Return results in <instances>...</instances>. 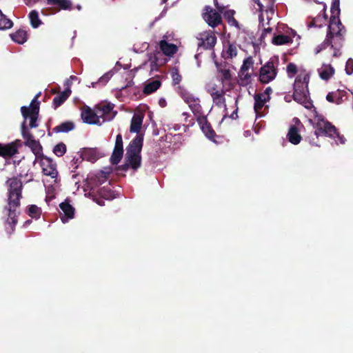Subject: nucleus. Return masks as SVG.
<instances>
[{
	"label": "nucleus",
	"mask_w": 353,
	"mask_h": 353,
	"mask_svg": "<svg viewBox=\"0 0 353 353\" xmlns=\"http://www.w3.org/2000/svg\"><path fill=\"white\" fill-rule=\"evenodd\" d=\"M8 188V219L6 220V229L10 234L14 231V228L18 223L17 217L20 214L18 211L21 206L22 198L23 183L19 177L13 176L6 181Z\"/></svg>",
	"instance_id": "obj_1"
},
{
	"label": "nucleus",
	"mask_w": 353,
	"mask_h": 353,
	"mask_svg": "<svg viewBox=\"0 0 353 353\" xmlns=\"http://www.w3.org/2000/svg\"><path fill=\"white\" fill-rule=\"evenodd\" d=\"M314 135L317 139L319 136L323 135L332 139H337L336 143H345V139L341 135L337 129L330 122L324 119H318L314 126Z\"/></svg>",
	"instance_id": "obj_2"
},
{
	"label": "nucleus",
	"mask_w": 353,
	"mask_h": 353,
	"mask_svg": "<svg viewBox=\"0 0 353 353\" xmlns=\"http://www.w3.org/2000/svg\"><path fill=\"white\" fill-rule=\"evenodd\" d=\"M21 135L25 140L24 145L30 148L32 153L35 155V161H39L44 154H43V148L39 140L34 139V135L28 130L26 123L23 121L21 125Z\"/></svg>",
	"instance_id": "obj_3"
},
{
	"label": "nucleus",
	"mask_w": 353,
	"mask_h": 353,
	"mask_svg": "<svg viewBox=\"0 0 353 353\" xmlns=\"http://www.w3.org/2000/svg\"><path fill=\"white\" fill-rule=\"evenodd\" d=\"M345 41V34H340L332 36V38H330L327 41V37H325V40L323 43H321L319 46L316 48V54L319 53L323 50L326 49L328 47H330L333 50L332 56L334 57H339L341 55V48L343 46V43Z\"/></svg>",
	"instance_id": "obj_4"
},
{
	"label": "nucleus",
	"mask_w": 353,
	"mask_h": 353,
	"mask_svg": "<svg viewBox=\"0 0 353 353\" xmlns=\"http://www.w3.org/2000/svg\"><path fill=\"white\" fill-rule=\"evenodd\" d=\"M179 92L184 100V101L188 105L189 108L192 110L196 119L203 117V108L200 104V99L198 97H195L192 94L187 92L184 88L181 86H178Z\"/></svg>",
	"instance_id": "obj_5"
},
{
	"label": "nucleus",
	"mask_w": 353,
	"mask_h": 353,
	"mask_svg": "<svg viewBox=\"0 0 353 353\" xmlns=\"http://www.w3.org/2000/svg\"><path fill=\"white\" fill-rule=\"evenodd\" d=\"M38 96H36L30 103L29 107L22 106L21 112L25 120L30 119V127L31 128L37 127V118L39 112V102L37 101ZM26 122V121H24Z\"/></svg>",
	"instance_id": "obj_6"
},
{
	"label": "nucleus",
	"mask_w": 353,
	"mask_h": 353,
	"mask_svg": "<svg viewBox=\"0 0 353 353\" xmlns=\"http://www.w3.org/2000/svg\"><path fill=\"white\" fill-rule=\"evenodd\" d=\"M198 48L212 50L216 43V37L214 31H204L196 37Z\"/></svg>",
	"instance_id": "obj_7"
},
{
	"label": "nucleus",
	"mask_w": 353,
	"mask_h": 353,
	"mask_svg": "<svg viewBox=\"0 0 353 353\" xmlns=\"http://www.w3.org/2000/svg\"><path fill=\"white\" fill-rule=\"evenodd\" d=\"M202 16L204 21L212 28L218 26L222 22L221 14L210 6H205Z\"/></svg>",
	"instance_id": "obj_8"
},
{
	"label": "nucleus",
	"mask_w": 353,
	"mask_h": 353,
	"mask_svg": "<svg viewBox=\"0 0 353 353\" xmlns=\"http://www.w3.org/2000/svg\"><path fill=\"white\" fill-rule=\"evenodd\" d=\"M276 74L277 70L273 61H269L260 69L259 81L262 83H268L275 79Z\"/></svg>",
	"instance_id": "obj_9"
},
{
	"label": "nucleus",
	"mask_w": 353,
	"mask_h": 353,
	"mask_svg": "<svg viewBox=\"0 0 353 353\" xmlns=\"http://www.w3.org/2000/svg\"><path fill=\"white\" fill-rule=\"evenodd\" d=\"M39 161H40V165L44 175L49 176L52 179L57 178L58 175L57 164L51 158L43 155L39 159Z\"/></svg>",
	"instance_id": "obj_10"
},
{
	"label": "nucleus",
	"mask_w": 353,
	"mask_h": 353,
	"mask_svg": "<svg viewBox=\"0 0 353 353\" xmlns=\"http://www.w3.org/2000/svg\"><path fill=\"white\" fill-rule=\"evenodd\" d=\"M346 30L342 24L339 18L330 17V23L327 28L326 37L327 40L332 37L340 34H345Z\"/></svg>",
	"instance_id": "obj_11"
},
{
	"label": "nucleus",
	"mask_w": 353,
	"mask_h": 353,
	"mask_svg": "<svg viewBox=\"0 0 353 353\" xmlns=\"http://www.w3.org/2000/svg\"><path fill=\"white\" fill-rule=\"evenodd\" d=\"M21 145V141L19 139L6 144L0 143V157L7 159L14 156L19 152L18 149Z\"/></svg>",
	"instance_id": "obj_12"
},
{
	"label": "nucleus",
	"mask_w": 353,
	"mask_h": 353,
	"mask_svg": "<svg viewBox=\"0 0 353 353\" xmlns=\"http://www.w3.org/2000/svg\"><path fill=\"white\" fill-rule=\"evenodd\" d=\"M46 4L50 6L52 13L73 10V4L70 0H46Z\"/></svg>",
	"instance_id": "obj_13"
},
{
	"label": "nucleus",
	"mask_w": 353,
	"mask_h": 353,
	"mask_svg": "<svg viewBox=\"0 0 353 353\" xmlns=\"http://www.w3.org/2000/svg\"><path fill=\"white\" fill-rule=\"evenodd\" d=\"M123 156V138L121 134L116 137L115 145L110 157V162L112 165H117Z\"/></svg>",
	"instance_id": "obj_14"
},
{
	"label": "nucleus",
	"mask_w": 353,
	"mask_h": 353,
	"mask_svg": "<svg viewBox=\"0 0 353 353\" xmlns=\"http://www.w3.org/2000/svg\"><path fill=\"white\" fill-rule=\"evenodd\" d=\"M196 121L199 124L201 129L205 137L210 140L215 141L214 139L216 136V132L208 122L206 116L197 118Z\"/></svg>",
	"instance_id": "obj_15"
},
{
	"label": "nucleus",
	"mask_w": 353,
	"mask_h": 353,
	"mask_svg": "<svg viewBox=\"0 0 353 353\" xmlns=\"http://www.w3.org/2000/svg\"><path fill=\"white\" fill-rule=\"evenodd\" d=\"M59 208L63 212V215L61 214V219L63 223L68 222L69 219L74 218L75 210L68 199L61 203Z\"/></svg>",
	"instance_id": "obj_16"
},
{
	"label": "nucleus",
	"mask_w": 353,
	"mask_h": 353,
	"mask_svg": "<svg viewBox=\"0 0 353 353\" xmlns=\"http://www.w3.org/2000/svg\"><path fill=\"white\" fill-rule=\"evenodd\" d=\"M81 119L83 122L88 124H99L100 116L97 112H94L90 108L86 106L81 112Z\"/></svg>",
	"instance_id": "obj_17"
},
{
	"label": "nucleus",
	"mask_w": 353,
	"mask_h": 353,
	"mask_svg": "<svg viewBox=\"0 0 353 353\" xmlns=\"http://www.w3.org/2000/svg\"><path fill=\"white\" fill-rule=\"evenodd\" d=\"M103 156V154L102 152L97 148H84L81 154V158L82 160H85L92 163H94Z\"/></svg>",
	"instance_id": "obj_18"
},
{
	"label": "nucleus",
	"mask_w": 353,
	"mask_h": 353,
	"mask_svg": "<svg viewBox=\"0 0 353 353\" xmlns=\"http://www.w3.org/2000/svg\"><path fill=\"white\" fill-rule=\"evenodd\" d=\"M310 81V76L307 74L303 75H298L294 83V92H309L308 83Z\"/></svg>",
	"instance_id": "obj_19"
},
{
	"label": "nucleus",
	"mask_w": 353,
	"mask_h": 353,
	"mask_svg": "<svg viewBox=\"0 0 353 353\" xmlns=\"http://www.w3.org/2000/svg\"><path fill=\"white\" fill-rule=\"evenodd\" d=\"M143 138L141 136H136L129 143L126 154L141 155L143 147Z\"/></svg>",
	"instance_id": "obj_20"
},
{
	"label": "nucleus",
	"mask_w": 353,
	"mask_h": 353,
	"mask_svg": "<svg viewBox=\"0 0 353 353\" xmlns=\"http://www.w3.org/2000/svg\"><path fill=\"white\" fill-rule=\"evenodd\" d=\"M292 97L295 101L303 105L307 109H310L313 106L309 92L296 91L294 92Z\"/></svg>",
	"instance_id": "obj_21"
},
{
	"label": "nucleus",
	"mask_w": 353,
	"mask_h": 353,
	"mask_svg": "<svg viewBox=\"0 0 353 353\" xmlns=\"http://www.w3.org/2000/svg\"><path fill=\"white\" fill-rule=\"evenodd\" d=\"M209 93L210 94L213 102L215 105L219 108L225 105V99L224 98L225 92L223 90H216L215 87H213L210 90H209Z\"/></svg>",
	"instance_id": "obj_22"
},
{
	"label": "nucleus",
	"mask_w": 353,
	"mask_h": 353,
	"mask_svg": "<svg viewBox=\"0 0 353 353\" xmlns=\"http://www.w3.org/2000/svg\"><path fill=\"white\" fill-rule=\"evenodd\" d=\"M217 71L221 74V80L222 82L229 81L232 79L231 71L229 68L228 64L226 62L217 63L215 62Z\"/></svg>",
	"instance_id": "obj_23"
},
{
	"label": "nucleus",
	"mask_w": 353,
	"mask_h": 353,
	"mask_svg": "<svg viewBox=\"0 0 353 353\" xmlns=\"http://www.w3.org/2000/svg\"><path fill=\"white\" fill-rule=\"evenodd\" d=\"M287 138L289 142L294 145H297L301 142L302 137L299 133V128L295 125H290Z\"/></svg>",
	"instance_id": "obj_24"
},
{
	"label": "nucleus",
	"mask_w": 353,
	"mask_h": 353,
	"mask_svg": "<svg viewBox=\"0 0 353 353\" xmlns=\"http://www.w3.org/2000/svg\"><path fill=\"white\" fill-rule=\"evenodd\" d=\"M72 91L69 87L65 89L64 91L60 92L57 95L52 101V105L54 109L61 106L70 96Z\"/></svg>",
	"instance_id": "obj_25"
},
{
	"label": "nucleus",
	"mask_w": 353,
	"mask_h": 353,
	"mask_svg": "<svg viewBox=\"0 0 353 353\" xmlns=\"http://www.w3.org/2000/svg\"><path fill=\"white\" fill-rule=\"evenodd\" d=\"M159 48L165 55L169 57L174 55L178 50L175 44L170 43L165 40H161L159 42Z\"/></svg>",
	"instance_id": "obj_26"
},
{
	"label": "nucleus",
	"mask_w": 353,
	"mask_h": 353,
	"mask_svg": "<svg viewBox=\"0 0 353 353\" xmlns=\"http://www.w3.org/2000/svg\"><path fill=\"white\" fill-rule=\"evenodd\" d=\"M125 161L130 165V168L137 170L141 165V156L137 154H125Z\"/></svg>",
	"instance_id": "obj_27"
},
{
	"label": "nucleus",
	"mask_w": 353,
	"mask_h": 353,
	"mask_svg": "<svg viewBox=\"0 0 353 353\" xmlns=\"http://www.w3.org/2000/svg\"><path fill=\"white\" fill-rule=\"evenodd\" d=\"M254 109L256 114H259V112L262 110L265 103L270 101V97L264 96V94H256L254 95Z\"/></svg>",
	"instance_id": "obj_28"
},
{
	"label": "nucleus",
	"mask_w": 353,
	"mask_h": 353,
	"mask_svg": "<svg viewBox=\"0 0 353 353\" xmlns=\"http://www.w3.org/2000/svg\"><path fill=\"white\" fill-rule=\"evenodd\" d=\"M113 110V105L111 104L103 105L100 109L98 110V114L100 116V118L103 119V121H110L114 117V114H111V112Z\"/></svg>",
	"instance_id": "obj_29"
},
{
	"label": "nucleus",
	"mask_w": 353,
	"mask_h": 353,
	"mask_svg": "<svg viewBox=\"0 0 353 353\" xmlns=\"http://www.w3.org/2000/svg\"><path fill=\"white\" fill-rule=\"evenodd\" d=\"M12 40L19 44L24 43L28 39L27 32L23 29H19L15 32L10 34Z\"/></svg>",
	"instance_id": "obj_30"
},
{
	"label": "nucleus",
	"mask_w": 353,
	"mask_h": 353,
	"mask_svg": "<svg viewBox=\"0 0 353 353\" xmlns=\"http://www.w3.org/2000/svg\"><path fill=\"white\" fill-rule=\"evenodd\" d=\"M74 128V123L71 121H67L55 126L52 131L55 133H67Z\"/></svg>",
	"instance_id": "obj_31"
},
{
	"label": "nucleus",
	"mask_w": 353,
	"mask_h": 353,
	"mask_svg": "<svg viewBox=\"0 0 353 353\" xmlns=\"http://www.w3.org/2000/svg\"><path fill=\"white\" fill-rule=\"evenodd\" d=\"M161 82L159 79L149 81L145 83L143 88V93L150 94L157 91L161 86Z\"/></svg>",
	"instance_id": "obj_32"
},
{
	"label": "nucleus",
	"mask_w": 353,
	"mask_h": 353,
	"mask_svg": "<svg viewBox=\"0 0 353 353\" xmlns=\"http://www.w3.org/2000/svg\"><path fill=\"white\" fill-rule=\"evenodd\" d=\"M320 77L323 80H328L334 74V69L331 65L323 64V66L318 70Z\"/></svg>",
	"instance_id": "obj_33"
},
{
	"label": "nucleus",
	"mask_w": 353,
	"mask_h": 353,
	"mask_svg": "<svg viewBox=\"0 0 353 353\" xmlns=\"http://www.w3.org/2000/svg\"><path fill=\"white\" fill-rule=\"evenodd\" d=\"M143 117L134 114L131 120L130 130L131 132L139 133L142 125Z\"/></svg>",
	"instance_id": "obj_34"
},
{
	"label": "nucleus",
	"mask_w": 353,
	"mask_h": 353,
	"mask_svg": "<svg viewBox=\"0 0 353 353\" xmlns=\"http://www.w3.org/2000/svg\"><path fill=\"white\" fill-rule=\"evenodd\" d=\"M272 43L276 46H281L292 43V39L285 34L274 35Z\"/></svg>",
	"instance_id": "obj_35"
},
{
	"label": "nucleus",
	"mask_w": 353,
	"mask_h": 353,
	"mask_svg": "<svg viewBox=\"0 0 353 353\" xmlns=\"http://www.w3.org/2000/svg\"><path fill=\"white\" fill-rule=\"evenodd\" d=\"M26 213L31 218L39 219L41 214V209L36 205H30L27 208Z\"/></svg>",
	"instance_id": "obj_36"
},
{
	"label": "nucleus",
	"mask_w": 353,
	"mask_h": 353,
	"mask_svg": "<svg viewBox=\"0 0 353 353\" xmlns=\"http://www.w3.org/2000/svg\"><path fill=\"white\" fill-rule=\"evenodd\" d=\"M13 26V22L0 10V30H8Z\"/></svg>",
	"instance_id": "obj_37"
},
{
	"label": "nucleus",
	"mask_w": 353,
	"mask_h": 353,
	"mask_svg": "<svg viewBox=\"0 0 353 353\" xmlns=\"http://www.w3.org/2000/svg\"><path fill=\"white\" fill-rule=\"evenodd\" d=\"M29 19L30 24L33 28H37L41 23V21L39 17V13L36 10H32L29 13Z\"/></svg>",
	"instance_id": "obj_38"
},
{
	"label": "nucleus",
	"mask_w": 353,
	"mask_h": 353,
	"mask_svg": "<svg viewBox=\"0 0 353 353\" xmlns=\"http://www.w3.org/2000/svg\"><path fill=\"white\" fill-rule=\"evenodd\" d=\"M223 54L225 59H232L237 54V49L235 45L229 43L223 51Z\"/></svg>",
	"instance_id": "obj_39"
},
{
	"label": "nucleus",
	"mask_w": 353,
	"mask_h": 353,
	"mask_svg": "<svg viewBox=\"0 0 353 353\" xmlns=\"http://www.w3.org/2000/svg\"><path fill=\"white\" fill-rule=\"evenodd\" d=\"M335 103L339 105L347 99V92L343 90H337L334 92Z\"/></svg>",
	"instance_id": "obj_40"
},
{
	"label": "nucleus",
	"mask_w": 353,
	"mask_h": 353,
	"mask_svg": "<svg viewBox=\"0 0 353 353\" xmlns=\"http://www.w3.org/2000/svg\"><path fill=\"white\" fill-rule=\"evenodd\" d=\"M239 84L241 86H245L250 83L251 74L247 72H239Z\"/></svg>",
	"instance_id": "obj_41"
},
{
	"label": "nucleus",
	"mask_w": 353,
	"mask_h": 353,
	"mask_svg": "<svg viewBox=\"0 0 353 353\" xmlns=\"http://www.w3.org/2000/svg\"><path fill=\"white\" fill-rule=\"evenodd\" d=\"M339 5H340V0H332V6H331V17H334L335 18H339V15L341 13Z\"/></svg>",
	"instance_id": "obj_42"
},
{
	"label": "nucleus",
	"mask_w": 353,
	"mask_h": 353,
	"mask_svg": "<svg viewBox=\"0 0 353 353\" xmlns=\"http://www.w3.org/2000/svg\"><path fill=\"white\" fill-rule=\"evenodd\" d=\"M171 76L172 84L174 85H179L182 80V76L180 74L178 68H173L171 70Z\"/></svg>",
	"instance_id": "obj_43"
},
{
	"label": "nucleus",
	"mask_w": 353,
	"mask_h": 353,
	"mask_svg": "<svg viewBox=\"0 0 353 353\" xmlns=\"http://www.w3.org/2000/svg\"><path fill=\"white\" fill-rule=\"evenodd\" d=\"M53 152L57 157H62L66 152V145L63 143H59L56 145L53 149Z\"/></svg>",
	"instance_id": "obj_44"
},
{
	"label": "nucleus",
	"mask_w": 353,
	"mask_h": 353,
	"mask_svg": "<svg viewBox=\"0 0 353 353\" xmlns=\"http://www.w3.org/2000/svg\"><path fill=\"white\" fill-rule=\"evenodd\" d=\"M253 65V60L252 57H248L244 59L243 65L241 67L240 71L248 72L250 68Z\"/></svg>",
	"instance_id": "obj_45"
},
{
	"label": "nucleus",
	"mask_w": 353,
	"mask_h": 353,
	"mask_svg": "<svg viewBox=\"0 0 353 353\" xmlns=\"http://www.w3.org/2000/svg\"><path fill=\"white\" fill-rule=\"evenodd\" d=\"M112 77V73L111 72H108L105 74H104L99 79L98 82L93 83V87L94 86V84L101 83L103 85H105L108 81L110 79V78Z\"/></svg>",
	"instance_id": "obj_46"
},
{
	"label": "nucleus",
	"mask_w": 353,
	"mask_h": 353,
	"mask_svg": "<svg viewBox=\"0 0 353 353\" xmlns=\"http://www.w3.org/2000/svg\"><path fill=\"white\" fill-rule=\"evenodd\" d=\"M287 73L290 77H294L297 73V66L294 63H290L287 65Z\"/></svg>",
	"instance_id": "obj_47"
},
{
	"label": "nucleus",
	"mask_w": 353,
	"mask_h": 353,
	"mask_svg": "<svg viewBox=\"0 0 353 353\" xmlns=\"http://www.w3.org/2000/svg\"><path fill=\"white\" fill-rule=\"evenodd\" d=\"M232 15L228 16V21L230 23V26H235L238 30H241V26L239 24V23L236 20V19L233 17V14H234V10L230 11Z\"/></svg>",
	"instance_id": "obj_48"
},
{
	"label": "nucleus",
	"mask_w": 353,
	"mask_h": 353,
	"mask_svg": "<svg viewBox=\"0 0 353 353\" xmlns=\"http://www.w3.org/2000/svg\"><path fill=\"white\" fill-rule=\"evenodd\" d=\"M345 72L347 74L350 75L353 73V59L350 58L345 64Z\"/></svg>",
	"instance_id": "obj_49"
},
{
	"label": "nucleus",
	"mask_w": 353,
	"mask_h": 353,
	"mask_svg": "<svg viewBox=\"0 0 353 353\" xmlns=\"http://www.w3.org/2000/svg\"><path fill=\"white\" fill-rule=\"evenodd\" d=\"M159 54L160 53L158 52L157 54H155L154 56V60L152 61V62L150 63L151 71L157 70V69H158V57H157V55Z\"/></svg>",
	"instance_id": "obj_50"
},
{
	"label": "nucleus",
	"mask_w": 353,
	"mask_h": 353,
	"mask_svg": "<svg viewBox=\"0 0 353 353\" xmlns=\"http://www.w3.org/2000/svg\"><path fill=\"white\" fill-rule=\"evenodd\" d=\"M130 168V165L128 163L127 161H125V163L121 165H119L116 168V170L117 172L119 171H123V172H126L129 168Z\"/></svg>",
	"instance_id": "obj_51"
},
{
	"label": "nucleus",
	"mask_w": 353,
	"mask_h": 353,
	"mask_svg": "<svg viewBox=\"0 0 353 353\" xmlns=\"http://www.w3.org/2000/svg\"><path fill=\"white\" fill-rule=\"evenodd\" d=\"M263 28V32L261 33V40H263L265 39V37H266L267 34L268 33H271L272 31V28H270V27H268V28Z\"/></svg>",
	"instance_id": "obj_52"
},
{
	"label": "nucleus",
	"mask_w": 353,
	"mask_h": 353,
	"mask_svg": "<svg viewBox=\"0 0 353 353\" xmlns=\"http://www.w3.org/2000/svg\"><path fill=\"white\" fill-rule=\"evenodd\" d=\"M326 99L330 103H335L334 92H329L326 96Z\"/></svg>",
	"instance_id": "obj_53"
},
{
	"label": "nucleus",
	"mask_w": 353,
	"mask_h": 353,
	"mask_svg": "<svg viewBox=\"0 0 353 353\" xmlns=\"http://www.w3.org/2000/svg\"><path fill=\"white\" fill-rule=\"evenodd\" d=\"M308 26L310 27V28H312V27H319V28H321L322 26V23H317V19H312V20L308 24Z\"/></svg>",
	"instance_id": "obj_54"
},
{
	"label": "nucleus",
	"mask_w": 353,
	"mask_h": 353,
	"mask_svg": "<svg viewBox=\"0 0 353 353\" xmlns=\"http://www.w3.org/2000/svg\"><path fill=\"white\" fill-rule=\"evenodd\" d=\"M323 16H321V19L323 20V23H325V21L327 19V14L325 12V11H326V5L325 3H323Z\"/></svg>",
	"instance_id": "obj_55"
},
{
	"label": "nucleus",
	"mask_w": 353,
	"mask_h": 353,
	"mask_svg": "<svg viewBox=\"0 0 353 353\" xmlns=\"http://www.w3.org/2000/svg\"><path fill=\"white\" fill-rule=\"evenodd\" d=\"M272 93V89L271 87H267L265 91L262 93L264 94V96L270 97V95Z\"/></svg>",
	"instance_id": "obj_56"
},
{
	"label": "nucleus",
	"mask_w": 353,
	"mask_h": 353,
	"mask_svg": "<svg viewBox=\"0 0 353 353\" xmlns=\"http://www.w3.org/2000/svg\"><path fill=\"white\" fill-rule=\"evenodd\" d=\"M267 13H271L272 14H274V5H267V8L265 10Z\"/></svg>",
	"instance_id": "obj_57"
},
{
	"label": "nucleus",
	"mask_w": 353,
	"mask_h": 353,
	"mask_svg": "<svg viewBox=\"0 0 353 353\" xmlns=\"http://www.w3.org/2000/svg\"><path fill=\"white\" fill-rule=\"evenodd\" d=\"M259 26L264 27V18L263 13L261 12L259 16Z\"/></svg>",
	"instance_id": "obj_58"
},
{
	"label": "nucleus",
	"mask_w": 353,
	"mask_h": 353,
	"mask_svg": "<svg viewBox=\"0 0 353 353\" xmlns=\"http://www.w3.org/2000/svg\"><path fill=\"white\" fill-rule=\"evenodd\" d=\"M237 112H238V108L236 107V108L235 109V110L232 113V114L230 116V117L232 119H236L237 117H238V115H237Z\"/></svg>",
	"instance_id": "obj_59"
},
{
	"label": "nucleus",
	"mask_w": 353,
	"mask_h": 353,
	"mask_svg": "<svg viewBox=\"0 0 353 353\" xmlns=\"http://www.w3.org/2000/svg\"><path fill=\"white\" fill-rule=\"evenodd\" d=\"M214 6H216V8L220 11V12H222L223 10V8H221L219 6V3H218V1L217 0H214Z\"/></svg>",
	"instance_id": "obj_60"
},
{
	"label": "nucleus",
	"mask_w": 353,
	"mask_h": 353,
	"mask_svg": "<svg viewBox=\"0 0 353 353\" xmlns=\"http://www.w3.org/2000/svg\"><path fill=\"white\" fill-rule=\"evenodd\" d=\"M314 19H317V23H321L322 24L324 23L323 22V20L321 19V15H318L316 17L314 18Z\"/></svg>",
	"instance_id": "obj_61"
},
{
	"label": "nucleus",
	"mask_w": 353,
	"mask_h": 353,
	"mask_svg": "<svg viewBox=\"0 0 353 353\" xmlns=\"http://www.w3.org/2000/svg\"><path fill=\"white\" fill-rule=\"evenodd\" d=\"M166 104V102L164 99H161L159 100V105L161 106V107H164Z\"/></svg>",
	"instance_id": "obj_62"
},
{
	"label": "nucleus",
	"mask_w": 353,
	"mask_h": 353,
	"mask_svg": "<svg viewBox=\"0 0 353 353\" xmlns=\"http://www.w3.org/2000/svg\"><path fill=\"white\" fill-rule=\"evenodd\" d=\"M258 6H259V11L261 13V12H263V8H264L263 5L261 3H260L258 5Z\"/></svg>",
	"instance_id": "obj_63"
},
{
	"label": "nucleus",
	"mask_w": 353,
	"mask_h": 353,
	"mask_svg": "<svg viewBox=\"0 0 353 353\" xmlns=\"http://www.w3.org/2000/svg\"><path fill=\"white\" fill-rule=\"evenodd\" d=\"M132 81L128 82V83L125 86L122 87V88H121V90H125L127 87H130V86H131V85H132Z\"/></svg>",
	"instance_id": "obj_64"
}]
</instances>
